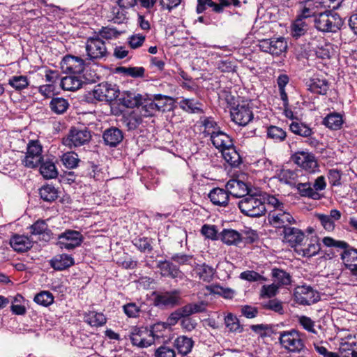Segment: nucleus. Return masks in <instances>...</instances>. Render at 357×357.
<instances>
[{"label": "nucleus", "mask_w": 357, "mask_h": 357, "mask_svg": "<svg viewBox=\"0 0 357 357\" xmlns=\"http://www.w3.org/2000/svg\"><path fill=\"white\" fill-rule=\"evenodd\" d=\"M317 218L326 230L331 231L334 229L335 223L330 216L324 214H317Z\"/></svg>", "instance_id": "obj_63"}, {"label": "nucleus", "mask_w": 357, "mask_h": 357, "mask_svg": "<svg viewBox=\"0 0 357 357\" xmlns=\"http://www.w3.org/2000/svg\"><path fill=\"white\" fill-rule=\"evenodd\" d=\"M10 245L15 251L24 252L32 248L33 242L28 236L15 234L10 238Z\"/></svg>", "instance_id": "obj_24"}, {"label": "nucleus", "mask_w": 357, "mask_h": 357, "mask_svg": "<svg viewBox=\"0 0 357 357\" xmlns=\"http://www.w3.org/2000/svg\"><path fill=\"white\" fill-rule=\"evenodd\" d=\"M34 301L43 306H48L54 301L53 295L49 291H41L36 295Z\"/></svg>", "instance_id": "obj_57"}, {"label": "nucleus", "mask_w": 357, "mask_h": 357, "mask_svg": "<svg viewBox=\"0 0 357 357\" xmlns=\"http://www.w3.org/2000/svg\"><path fill=\"white\" fill-rule=\"evenodd\" d=\"M291 160L298 167L308 172H314L318 167L314 155L308 151H297L291 156Z\"/></svg>", "instance_id": "obj_16"}, {"label": "nucleus", "mask_w": 357, "mask_h": 357, "mask_svg": "<svg viewBox=\"0 0 357 357\" xmlns=\"http://www.w3.org/2000/svg\"><path fill=\"white\" fill-rule=\"evenodd\" d=\"M74 264L73 258L68 255H56L50 260L51 266L56 271H63Z\"/></svg>", "instance_id": "obj_30"}, {"label": "nucleus", "mask_w": 357, "mask_h": 357, "mask_svg": "<svg viewBox=\"0 0 357 357\" xmlns=\"http://www.w3.org/2000/svg\"><path fill=\"white\" fill-rule=\"evenodd\" d=\"M181 292L178 289L154 293V305L158 307H174L179 305Z\"/></svg>", "instance_id": "obj_10"}, {"label": "nucleus", "mask_w": 357, "mask_h": 357, "mask_svg": "<svg viewBox=\"0 0 357 357\" xmlns=\"http://www.w3.org/2000/svg\"><path fill=\"white\" fill-rule=\"evenodd\" d=\"M51 110L57 114L65 113L69 107L68 100L61 97L53 98L50 102Z\"/></svg>", "instance_id": "obj_43"}, {"label": "nucleus", "mask_w": 357, "mask_h": 357, "mask_svg": "<svg viewBox=\"0 0 357 357\" xmlns=\"http://www.w3.org/2000/svg\"><path fill=\"white\" fill-rule=\"evenodd\" d=\"M279 340L282 346L291 352H301L305 345L299 333L295 330L280 333Z\"/></svg>", "instance_id": "obj_8"}, {"label": "nucleus", "mask_w": 357, "mask_h": 357, "mask_svg": "<svg viewBox=\"0 0 357 357\" xmlns=\"http://www.w3.org/2000/svg\"><path fill=\"white\" fill-rule=\"evenodd\" d=\"M102 137L105 143L111 147L116 146L123 138L122 131L117 128L107 129Z\"/></svg>", "instance_id": "obj_28"}, {"label": "nucleus", "mask_w": 357, "mask_h": 357, "mask_svg": "<svg viewBox=\"0 0 357 357\" xmlns=\"http://www.w3.org/2000/svg\"><path fill=\"white\" fill-rule=\"evenodd\" d=\"M217 2L213 0H197L196 11L198 14L203 13L207 8H211L212 11L218 13L217 8Z\"/></svg>", "instance_id": "obj_56"}, {"label": "nucleus", "mask_w": 357, "mask_h": 357, "mask_svg": "<svg viewBox=\"0 0 357 357\" xmlns=\"http://www.w3.org/2000/svg\"><path fill=\"white\" fill-rule=\"evenodd\" d=\"M314 26L322 32L335 33L342 26L343 22L340 15L330 10L320 11L313 20Z\"/></svg>", "instance_id": "obj_4"}, {"label": "nucleus", "mask_w": 357, "mask_h": 357, "mask_svg": "<svg viewBox=\"0 0 357 357\" xmlns=\"http://www.w3.org/2000/svg\"><path fill=\"white\" fill-rule=\"evenodd\" d=\"M323 124L332 130H340L344 123L342 116L337 112L328 114L322 121Z\"/></svg>", "instance_id": "obj_33"}, {"label": "nucleus", "mask_w": 357, "mask_h": 357, "mask_svg": "<svg viewBox=\"0 0 357 357\" xmlns=\"http://www.w3.org/2000/svg\"><path fill=\"white\" fill-rule=\"evenodd\" d=\"M181 310L186 317L196 313L203 312L206 310V304L204 302L201 301L199 303H188L182 307Z\"/></svg>", "instance_id": "obj_47"}, {"label": "nucleus", "mask_w": 357, "mask_h": 357, "mask_svg": "<svg viewBox=\"0 0 357 357\" xmlns=\"http://www.w3.org/2000/svg\"><path fill=\"white\" fill-rule=\"evenodd\" d=\"M8 84L16 91H22L27 88L29 86V80L26 76L15 75L9 79Z\"/></svg>", "instance_id": "obj_48"}, {"label": "nucleus", "mask_w": 357, "mask_h": 357, "mask_svg": "<svg viewBox=\"0 0 357 357\" xmlns=\"http://www.w3.org/2000/svg\"><path fill=\"white\" fill-rule=\"evenodd\" d=\"M194 340L185 335L177 337L174 342V346L177 349L178 353L182 356H186L190 354L194 347Z\"/></svg>", "instance_id": "obj_27"}, {"label": "nucleus", "mask_w": 357, "mask_h": 357, "mask_svg": "<svg viewBox=\"0 0 357 357\" xmlns=\"http://www.w3.org/2000/svg\"><path fill=\"white\" fill-rule=\"evenodd\" d=\"M271 274L272 277L274 278V281L277 282L276 284L278 285L279 287L291 284V275L286 271L279 268H273Z\"/></svg>", "instance_id": "obj_45"}, {"label": "nucleus", "mask_w": 357, "mask_h": 357, "mask_svg": "<svg viewBox=\"0 0 357 357\" xmlns=\"http://www.w3.org/2000/svg\"><path fill=\"white\" fill-rule=\"evenodd\" d=\"M87 56L91 60L100 59L107 55L105 42L99 37H91L86 44Z\"/></svg>", "instance_id": "obj_17"}, {"label": "nucleus", "mask_w": 357, "mask_h": 357, "mask_svg": "<svg viewBox=\"0 0 357 357\" xmlns=\"http://www.w3.org/2000/svg\"><path fill=\"white\" fill-rule=\"evenodd\" d=\"M303 3V7L301 10V13L297 17L306 22L307 20L313 22V20L318 15L321 8L318 3V0H306Z\"/></svg>", "instance_id": "obj_22"}, {"label": "nucleus", "mask_w": 357, "mask_h": 357, "mask_svg": "<svg viewBox=\"0 0 357 357\" xmlns=\"http://www.w3.org/2000/svg\"><path fill=\"white\" fill-rule=\"evenodd\" d=\"M202 125L204 128L203 134L205 137L210 136V138L213 135V134L220 130L217 122L211 117H206L202 121Z\"/></svg>", "instance_id": "obj_46"}, {"label": "nucleus", "mask_w": 357, "mask_h": 357, "mask_svg": "<svg viewBox=\"0 0 357 357\" xmlns=\"http://www.w3.org/2000/svg\"><path fill=\"white\" fill-rule=\"evenodd\" d=\"M61 161L66 168L73 169L77 167L79 159L77 153L73 151H69L63 154Z\"/></svg>", "instance_id": "obj_51"}, {"label": "nucleus", "mask_w": 357, "mask_h": 357, "mask_svg": "<svg viewBox=\"0 0 357 357\" xmlns=\"http://www.w3.org/2000/svg\"><path fill=\"white\" fill-rule=\"evenodd\" d=\"M286 136V132L278 126H271L267 129V137L275 142H282Z\"/></svg>", "instance_id": "obj_53"}, {"label": "nucleus", "mask_w": 357, "mask_h": 357, "mask_svg": "<svg viewBox=\"0 0 357 357\" xmlns=\"http://www.w3.org/2000/svg\"><path fill=\"white\" fill-rule=\"evenodd\" d=\"M267 204L273 208L268 213V221L275 228H283L289 227V225L296 222L292 215L288 211L287 207L281 200L273 195H268L266 197Z\"/></svg>", "instance_id": "obj_2"}, {"label": "nucleus", "mask_w": 357, "mask_h": 357, "mask_svg": "<svg viewBox=\"0 0 357 357\" xmlns=\"http://www.w3.org/2000/svg\"><path fill=\"white\" fill-rule=\"evenodd\" d=\"M323 243L327 247H335L343 249L341 259L347 269L351 271L357 268V249L351 247L347 242L337 241L331 237H324Z\"/></svg>", "instance_id": "obj_5"}, {"label": "nucleus", "mask_w": 357, "mask_h": 357, "mask_svg": "<svg viewBox=\"0 0 357 357\" xmlns=\"http://www.w3.org/2000/svg\"><path fill=\"white\" fill-rule=\"evenodd\" d=\"M157 267L160 269V274L163 277L179 280L184 278V273L179 268L169 260L159 261Z\"/></svg>", "instance_id": "obj_20"}, {"label": "nucleus", "mask_w": 357, "mask_h": 357, "mask_svg": "<svg viewBox=\"0 0 357 357\" xmlns=\"http://www.w3.org/2000/svg\"><path fill=\"white\" fill-rule=\"evenodd\" d=\"M279 287L276 284L263 285L261 289V296L263 298H271L275 296L278 291Z\"/></svg>", "instance_id": "obj_61"}, {"label": "nucleus", "mask_w": 357, "mask_h": 357, "mask_svg": "<svg viewBox=\"0 0 357 357\" xmlns=\"http://www.w3.org/2000/svg\"><path fill=\"white\" fill-rule=\"evenodd\" d=\"M141 107L137 108V110L143 117H150L154 116L158 112L160 105H156L155 102L153 100H142L139 105Z\"/></svg>", "instance_id": "obj_39"}, {"label": "nucleus", "mask_w": 357, "mask_h": 357, "mask_svg": "<svg viewBox=\"0 0 357 357\" xmlns=\"http://www.w3.org/2000/svg\"><path fill=\"white\" fill-rule=\"evenodd\" d=\"M59 190L53 185H44L39 189L40 198L46 202H54L59 197Z\"/></svg>", "instance_id": "obj_36"}, {"label": "nucleus", "mask_w": 357, "mask_h": 357, "mask_svg": "<svg viewBox=\"0 0 357 357\" xmlns=\"http://www.w3.org/2000/svg\"><path fill=\"white\" fill-rule=\"evenodd\" d=\"M294 298L296 303L303 305H310L317 303L320 299L319 293L307 285L296 287Z\"/></svg>", "instance_id": "obj_11"}, {"label": "nucleus", "mask_w": 357, "mask_h": 357, "mask_svg": "<svg viewBox=\"0 0 357 357\" xmlns=\"http://www.w3.org/2000/svg\"><path fill=\"white\" fill-rule=\"evenodd\" d=\"M263 306L265 309L274 311L280 314H283L284 312L282 302L277 299L269 300Z\"/></svg>", "instance_id": "obj_60"}, {"label": "nucleus", "mask_w": 357, "mask_h": 357, "mask_svg": "<svg viewBox=\"0 0 357 357\" xmlns=\"http://www.w3.org/2000/svg\"><path fill=\"white\" fill-rule=\"evenodd\" d=\"M294 188L303 197H307L314 200H319L322 197L319 192L313 190L312 183L308 181L303 182L300 180Z\"/></svg>", "instance_id": "obj_26"}, {"label": "nucleus", "mask_w": 357, "mask_h": 357, "mask_svg": "<svg viewBox=\"0 0 357 357\" xmlns=\"http://www.w3.org/2000/svg\"><path fill=\"white\" fill-rule=\"evenodd\" d=\"M342 172L337 169H330L328 172L329 183L332 186H340L342 185Z\"/></svg>", "instance_id": "obj_59"}, {"label": "nucleus", "mask_w": 357, "mask_h": 357, "mask_svg": "<svg viewBox=\"0 0 357 357\" xmlns=\"http://www.w3.org/2000/svg\"><path fill=\"white\" fill-rule=\"evenodd\" d=\"M261 51L278 56L284 53L287 49V43L284 38L263 39L259 41Z\"/></svg>", "instance_id": "obj_12"}, {"label": "nucleus", "mask_w": 357, "mask_h": 357, "mask_svg": "<svg viewBox=\"0 0 357 357\" xmlns=\"http://www.w3.org/2000/svg\"><path fill=\"white\" fill-rule=\"evenodd\" d=\"M213 145L218 149L224 160L231 167H238L242 162L241 157L236 150L232 138L220 130L211 137Z\"/></svg>", "instance_id": "obj_1"}, {"label": "nucleus", "mask_w": 357, "mask_h": 357, "mask_svg": "<svg viewBox=\"0 0 357 357\" xmlns=\"http://www.w3.org/2000/svg\"><path fill=\"white\" fill-rule=\"evenodd\" d=\"M321 249L320 243L317 239H311L307 246L301 248L299 252L303 257H311L319 253Z\"/></svg>", "instance_id": "obj_50"}, {"label": "nucleus", "mask_w": 357, "mask_h": 357, "mask_svg": "<svg viewBox=\"0 0 357 357\" xmlns=\"http://www.w3.org/2000/svg\"><path fill=\"white\" fill-rule=\"evenodd\" d=\"M61 66L66 73L79 75L84 69V61L79 57L68 55L62 59Z\"/></svg>", "instance_id": "obj_18"}, {"label": "nucleus", "mask_w": 357, "mask_h": 357, "mask_svg": "<svg viewBox=\"0 0 357 357\" xmlns=\"http://www.w3.org/2000/svg\"><path fill=\"white\" fill-rule=\"evenodd\" d=\"M91 138V135L88 130L72 128L66 137L63 139V144L70 149L78 147L88 143Z\"/></svg>", "instance_id": "obj_9"}, {"label": "nucleus", "mask_w": 357, "mask_h": 357, "mask_svg": "<svg viewBox=\"0 0 357 357\" xmlns=\"http://www.w3.org/2000/svg\"><path fill=\"white\" fill-rule=\"evenodd\" d=\"M42 146L37 141H31L28 144L26 155L22 162L26 167L35 168L43 160Z\"/></svg>", "instance_id": "obj_15"}, {"label": "nucleus", "mask_w": 357, "mask_h": 357, "mask_svg": "<svg viewBox=\"0 0 357 357\" xmlns=\"http://www.w3.org/2000/svg\"><path fill=\"white\" fill-rule=\"evenodd\" d=\"M143 122V116L137 109L123 116V123L128 130H135Z\"/></svg>", "instance_id": "obj_31"}, {"label": "nucleus", "mask_w": 357, "mask_h": 357, "mask_svg": "<svg viewBox=\"0 0 357 357\" xmlns=\"http://www.w3.org/2000/svg\"><path fill=\"white\" fill-rule=\"evenodd\" d=\"M119 103L126 107L133 108L139 107L142 103V96L132 91H123L119 98Z\"/></svg>", "instance_id": "obj_25"}, {"label": "nucleus", "mask_w": 357, "mask_h": 357, "mask_svg": "<svg viewBox=\"0 0 357 357\" xmlns=\"http://www.w3.org/2000/svg\"><path fill=\"white\" fill-rule=\"evenodd\" d=\"M201 233L207 238L212 240L218 238V231L215 225H204L201 229Z\"/></svg>", "instance_id": "obj_62"}, {"label": "nucleus", "mask_w": 357, "mask_h": 357, "mask_svg": "<svg viewBox=\"0 0 357 357\" xmlns=\"http://www.w3.org/2000/svg\"><path fill=\"white\" fill-rule=\"evenodd\" d=\"M309 89L314 93L324 95L328 89V82L325 79L314 77L310 81Z\"/></svg>", "instance_id": "obj_40"}, {"label": "nucleus", "mask_w": 357, "mask_h": 357, "mask_svg": "<svg viewBox=\"0 0 357 357\" xmlns=\"http://www.w3.org/2000/svg\"><path fill=\"white\" fill-rule=\"evenodd\" d=\"M208 198L214 205L225 207L229 203V194L227 189L215 188L210 191Z\"/></svg>", "instance_id": "obj_23"}, {"label": "nucleus", "mask_w": 357, "mask_h": 357, "mask_svg": "<svg viewBox=\"0 0 357 357\" xmlns=\"http://www.w3.org/2000/svg\"><path fill=\"white\" fill-rule=\"evenodd\" d=\"M82 241L83 236L79 231L68 229L59 235L56 245L61 249L70 250L79 246Z\"/></svg>", "instance_id": "obj_13"}, {"label": "nucleus", "mask_w": 357, "mask_h": 357, "mask_svg": "<svg viewBox=\"0 0 357 357\" xmlns=\"http://www.w3.org/2000/svg\"><path fill=\"white\" fill-rule=\"evenodd\" d=\"M29 228L31 235H40L48 230L47 224L43 220H38Z\"/></svg>", "instance_id": "obj_58"}, {"label": "nucleus", "mask_w": 357, "mask_h": 357, "mask_svg": "<svg viewBox=\"0 0 357 357\" xmlns=\"http://www.w3.org/2000/svg\"><path fill=\"white\" fill-rule=\"evenodd\" d=\"M307 29L308 22L297 17L291 26V34L294 38H298L303 36Z\"/></svg>", "instance_id": "obj_42"}, {"label": "nucleus", "mask_w": 357, "mask_h": 357, "mask_svg": "<svg viewBox=\"0 0 357 357\" xmlns=\"http://www.w3.org/2000/svg\"><path fill=\"white\" fill-rule=\"evenodd\" d=\"M91 94L98 101L111 102L119 96L120 91L116 84L104 82L95 86Z\"/></svg>", "instance_id": "obj_7"}, {"label": "nucleus", "mask_w": 357, "mask_h": 357, "mask_svg": "<svg viewBox=\"0 0 357 357\" xmlns=\"http://www.w3.org/2000/svg\"><path fill=\"white\" fill-rule=\"evenodd\" d=\"M155 357H175L176 353L174 349L167 346H160L154 354Z\"/></svg>", "instance_id": "obj_64"}, {"label": "nucleus", "mask_w": 357, "mask_h": 357, "mask_svg": "<svg viewBox=\"0 0 357 357\" xmlns=\"http://www.w3.org/2000/svg\"><path fill=\"white\" fill-rule=\"evenodd\" d=\"M299 173H301L300 170L282 169L278 176L281 181L294 188L300 181Z\"/></svg>", "instance_id": "obj_34"}, {"label": "nucleus", "mask_w": 357, "mask_h": 357, "mask_svg": "<svg viewBox=\"0 0 357 357\" xmlns=\"http://www.w3.org/2000/svg\"><path fill=\"white\" fill-rule=\"evenodd\" d=\"M40 167V172L41 175L46 179L54 178L58 175L54 163L51 160L41 162Z\"/></svg>", "instance_id": "obj_44"}, {"label": "nucleus", "mask_w": 357, "mask_h": 357, "mask_svg": "<svg viewBox=\"0 0 357 357\" xmlns=\"http://www.w3.org/2000/svg\"><path fill=\"white\" fill-rule=\"evenodd\" d=\"M220 238L222 241L229 245H237L242 241L241 234L231 229H225L220 233Z\"/></svg>", "instance_id": "obj_35"}, {"label": "nucleus", "mask_w": 357, "mask_h": 357, "mask_svg": "<svg viewBox=\"0 0 357 357\" xmlns=\"http://www.w3.org/2000/svg\"><path fill=\"white\" fill-rule=\"evenodd\" d=\"M84 321L92 327H101L107 322V318L102 312L96 311L85 312L83 314Z\"/></svg>", "instance_id": "obj_29"}, {"label": "nucleus", "mask_w": 357, "mask_h": 357, "mask_svg": "<svg viewBox=\"0 0 357 357\" xmlns=\"http://www.w3.org/2000/svg\"><path fill=\"white\" fill-rule=\"evenodd\" d=\"M251 330L259 334L261 337H271L275 333L274 328L272 325L268 324H256L250 326Z\"/></svg>", "instance_id": "obj_54"}, {"label": "nucleus", "mask_w": 357, "mask_h": 357, "mask_svg": "<svg viewBox=\"0 0 357 357\" xmlns=\"http://www.w3.org/2000/svg\"><path fill=\"white\" fill-rule=\"evenodd\" d=\"M289 128L292 132L305 137H310L312 133V129L303 123L292 122Z\"/></svg>", "instance_id": "obj_49"}, {"label": "nucleus", "mask_w": 357, "mask_h": 357, "mask_svg": "<svg viewBox=\"0 0 357 357\" xmlns=\"http://www.w3.org/2000/svg\"><path fill=\"white\" fill-rule=\"evenodd\" d=\"M284 239L291 247L301 245L305 239L304 232L296 227H288L283 229Z\"/></svg>", "instance_id": "obj_21"}, {"label": "nucleus", "mask_w": 357, "mask_h": 357, "mask_svg": "<svg viewBox=\"0 0 357 357\" xmlns=\"http://www.w3.org/2000/svg\"><path fill=\"white\" fill-rule=\"evenodd\" d=\"M238 206L243 214L252 218L260 217L266 213L264 202L252 191L238 202Z\"/></svg>", "instance_id": "obj_3"}, {"label": "nucleus", "mask_w": 357, "mask_h": 357, "mask_svg": "<svg viewBox=\"0 0 357 357\" xmlns=\"http://www.w3.org/2000/svg\"><path fill=\"white\" fill-rule=\"evenodd\" d=\"M178 103L180 108L186 112L192 114L202 112V104L195 99L181 98Z\"/></svg>", "instance_id": "obj_38"}, {"label": "nucleus", "mask_w": 357, "mask_h": 357, "mask_svg": "<svg viewBox=\"0 0 357 357\" xmlns=\"http://www.w3.org/2000/svg\"><path fill=\"white\" fill-rule=\"evenodd\" d=\"M84 82L80 75H70L61 80V86L66 91H76L81 88Z\"/></svg>", "instance_id": "obj_32"}, {"label": "nucleus", "mask_w": 357, "mask_h": 357, "mask_svg": "<svg viewBox=\"0 0 357 357\" xmlns=\"http://www.w3.org/2000/svg\"><path fill=\"white\" fill-rule=\"evenodd\" d=\"M132 243L142 252H151L153 250L152 240L147 237H137L133 239Z\"/></svg>", "instance_id": "obj_52"}, {"label": "nucleus", "mask_w": 357, "mask_h": 357, "mask_svg": "<svg viewBox=\"0 0 357 357\" xmlns=\"http://www.w3.org/2000/svg\"><path fill=\"white\" fill-rule=\"evenodd\" d=\"M340 351L342 357H357V342L342 344Z\"/></svg>", "instance_id": "obj_55"}, {"label": "nucleus", "mask_w": 357, "mask_h": 357, "mask_svg": "<svg viewBox=\"0 0 357 357\" xmlns=\"http://www.w3.org/2000/svg\"><path fill=\"white\" fill-rule=\"evenodd\" d=\"M195 272L199 279L205 282H210L214 275L213 268L205 264L197 265L195 268Z\"/></svg>", "instance_id": "obj_41"}, {"label": "nucleus", "mask_w": 357, "mask_h": 357, "mask_svg": "<svg viewBox=\"0 0 357 357\" xmlns=\"http://www.w3.org/2000/svg\"><path fill=\"white\" fill-rule=\"evenodd\" d=\"M225 187L229 194L236 198L243 199L252 191L245 183L234 178L227 181Z\"/></svg>", "instance_id": "obj_19"}, {"label": "nucleus", "mask_w": 357, "mask_h": 357, "mask_svg": "<svg viewBox=\"0 0 357 357\" xmlns=\"http://www.w3.org/2000/svg\"><path fill=\"white\" fill-rule=\"evenodd\" d=\"M227 331L230 333H241L243 331V326L240 324L238 317L232 313H228L224 319Z\"/></svg>", "instance_id": "obj_37"}, {"label": "nucleus", "mask_w": 357, "mask_h": 357, "mask_svg": "<svg viewBox=\"0 0 357 357\" xmlns=\"http://www.w3.org/2000/svg\"><path fill=\"white\" fill-rule=\"evenodd\" d=\"M129 336L132 345L139 348L148 347L153 344L155 340L153 332L145 328H132Z\"/></svg>", "instance_id": "obj_14"}, {"label": "nucleus", "mask_w": 357, "mask_h": 357, "mask_svg": "<svg viewBox=\"0 0 357 357\" xmlns=\"http://www.w3.org/2000/svg\"><path fill=\"white\" fill-rule=\"evenodd\" d=\"M230 114L231 120L241 126L248 125L254 116L250 102L243 100L231 107Z\"/></svg>", "instance_id": "obj_6"}]
</instances>
